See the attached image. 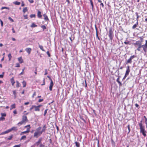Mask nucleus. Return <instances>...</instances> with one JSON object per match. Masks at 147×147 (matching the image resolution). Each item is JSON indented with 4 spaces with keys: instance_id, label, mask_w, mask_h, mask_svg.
<instances>
[{
    "instance_id": "1",
    "label": "nucleus",
    "mask_w": 147,
    "mask_h": 147,
    "mask_svg": "<svg viewBox=\"0 0 147 147\" xmlns=\"http://www.w3.org/2000/svg\"><path fill=\"white\" fill-rule=\"evenodd\" d=\"M41 129L42 127H39L36 129V131L34 134V137L37 138L41 135L42 134V132L41 131Z\"/></svg>"
},
{
    "instance_id": "2",
    "label": "nucleus",
    "mask_w": 147,
    "mask_h": 147,
    "mask_svg": "<svg viewBox=\"0 0 147 147\" xmlns=\"http://www.w3.org/2000/svg\"><path fill=\"white\" fill-rule=\"evenodd\" d=\"M28 114V113H26L25 115H24L22 116V121L18 123L17 124L18 125L24 124L28 121V120L26 115Z\"/></svg>"
},
{
    "instance_id": "3",
    "label": "nucleus",
    "mask_w": 147,
    "mask_h": 147,
    "mask_svg": "<svg viewBox=\"0 0 147 147\" xmlns=\"http://www.w3.org/2000/svg\"><path fill=\"white\" fill-rule=\"evenodd\" d=\"M139 126L140 129V132L144 136H146V131L145 130L144 127L142 126L141 123H139Z\"/></svg>"
},
{
    "instance_id": "4",
    "label": "nucleus",
    "mask_w": 147,
    "mask_h": 147,
    "mask_svg": "<svg viewBox=\"0 0 147 147\" xmlns=\"http://www.w3.org/2000/svg\"><path fill=\"white\" fill-rule=\"evenodd\" d=\"M27 127H29L27 128V130L26 131H23L21 132L20 134V135H22L24 134L28 133L30 132V125H26L24 127V128H26Z\"/></svg>"
},
{
    "instance_id": "5",
    "label": "nucleus",
    "mask_w": 147,
    "mask_h": 147,
    "mask_svg": "<svg viewBox=\"0 0 147 147\" xmlns=\"http://www.w3.org/2000/svg\"><path fill=\"white\" fill-rule=\"evenodd\" d=\"M109 36L110 38V39L111 40L113 38V32L112 30V28H109Z\"/></svg>"
},
{
    "instance_id": "6",
    "label": "nucleus",
    "mask_w": 147,
    "mask_h": 147,
    "mask_svg": "<svg viewBox=\"0 0 147 147\" xmlns=\"http://www.w3.org/2000/svg\"><path fill=\"white\" fill-rule=\"evenodd\" d=\"M147 40H146V43L145 45H142L141 47V49L142 50L146 52L147 49Z\"/></svg>"
},
{
    "instance_id": "7",
    "label": "nucleus",
    "mask_w": 147,
    "mask_h": 147,
    "mask_svg": "<svg viewBox=\"0 0 147 147\" xmlns=\"http://www.w3.org/2000/svg\"><path fill=\"white\" fill-rule=\"evenodd\" d=\"M134 45L138 47L137 49L138 50L140 51H142V50L141 49L142 45L140 42H136L134 44Z\"/></svg>"
},
{
    "instance_id": "8",
    "label": "nucleus",
    "mask_w": 147,
    "mask_h": 147,
    "mask_svg": "<svg viewBox=\"0 0 147 147\" xmlns=\"http://www.w3.org/2000/svg\"><path fill=\"white\" fill-rule=\"evenodd\" d=\"M136 56L135 55H133L131 56L129 59L127 61L126 63V64H128V63H131L132 62V60L133 59H134V57H136Z\"/></svg>"
},
{
    "instance_id": "9",
    "label": "nucleus",
    "mask_w": 147,
    "mask_h": 147,
    "mask_svg": "<svg viewBox=\"0 0 147 147\" xmlns=\"http://www.w3.org/2000/svg\"><path fill=\"white\" fill-rule=\"evenodd\" d=\"M41 12L39 10L37 12V16L38 17L40 18H41L42 17V16L41 14Z\"/></svg>"
},
{
    "instance_id": "10",
    "label": "nucleus",
    "mask_w": 147,
    "mask_h": 147,
    "mask_svg": "<svg viewBox=\"0 0 147 147\" xmlns=\"http://www.w3.org/2000/svg\"><path fill=\"white\" fill-rule=\"evenodd\" d=\"M44 20L46 21H49V19L46 14L45 13L43 15Z\"/></svg>"
},
{
    "instance_id": "11",
    "label": "nucleus",
    "mask_w": 147,
    "mask_h": 147,
    "mask_svg": "<svg viewBox=\"0 0 147 147\" xmlns=\"http://www.w3.org/2000/svg\"><path fill=\"white\" fill-rule=\"evenodd\" d=\"M31 49L30 48H26V51L29 54H30L31 51Z\"/></svg>"
},
{
    "instance_id": "12",
    "label": "nucleus",
    "mask_w": 147,
    "mask_h": 147,
    "mask_svg": "<svg viewBox=\"0 0 147 147\" xmlns=\"http://www.w3.org/2000/svg\"><path fill=\"white\" fill-rule=\"evenodd\" d=\"M42 140V138H40L38 140V141L37 142H36L34 144L35 145H37V146H38L39 144L41 142V141Z\"/></svg>"
},
{
    "instance_id": "13",
    "label": "nucleus",
    "mask_w": 147,
    "mask_h": 147,
    "mask_svg": "<svg viewBox=\"0 0 147 147\" xmlns=\"http://www.w3.org/2000/svg\"><path fill=\"white\" fill-rule=\"evenodd\" d=\"M130 72V69H129V67L128 66L127 67V69L126 71V73L125 74H126V75H128L129 74Z\"/></svg>"
},
{
    "instance_id": "14",
    "label": "nucleus",
    "mask_w": 147,
    "mask_h": 147,
    "mask_svg": "<svg viewBox=\"0 0 147 147\" xmlns=\"http://www.w3.org/2000/svg\"><path fill=\"white\" fill-rule=\"evenodd\" d=\"M18 59L20 63H22L24 62L23 60L21 57L18 58Z\"/></svg>"
},
{
    "instance_id": "15",
    "label": "nucleus",
    "mask_w": 147,
    "mask_h": 147,
    "mask_svg": "<svg viewBox=\"0 0 147 147\" xmlns=\"http://www.w3.org/2000/svg\"><path fill=\"white\" fill-rule=\"evenodd\" d=\"M16 108V104H13L11 105L10 110H12L13 109H15Z\"/></svg>"
},
{
    "instance_id": "16",
    "label": "nucleus",
    "mask_w": 147,
    "mask_h": 147,
    "mask_svg": "<svg viewBox=\"0 0 147 147\" xmlns=\"http://www.w3.org/2000/svg\"><path fill=\"white\" fill-rule=\"evenodd\" d=\"M34 110L35 111H39L40 109L37 106L34 105Z\"/></svg>"
},
{
    "instance_id": "17",
    "label": "nucleus",
    "mask_w": 147,
    "mask_h": 147,
    "mask_svg": "<svg viewBox=\"0 0 147 147\" xmlns=\"http://www.w3.org/2000/svg\"><path fill=\"white\" fill-rule=\"evenodd\" d=\"M38 45H39V47L40 48V49L42 51H45V50L43 48V47L39 45V43H38Z\"/></svg>"
},
{
    "instance_id": "18",
    "label": "nucleus",
    "mask_w": 147,
    "mask_h": 147,
    "mask_svg": "<svg viewBox=\"0 0 147 147\" xmlns=\"http://www.w3.org/2000/svg\"><path fill=\"white\" fill-rule=\"evenodd\" d=\"M119 77L117 79V82L119 83V85L120 86H121L122 85V84L121 82L119 81Z\"/></svg>"
},
{
    "instance_id": "19",
    "label": "nucleus",
    "mask_w": 147,
    "mask_h": 147,
    "mask_svg": "<svg viewBox=\"0 0 147 147\" xmlns=\"http://www.w3.org/2000/svg\"><path fill=\"white\" fill-rule=\"evenodd\" d=\"M11 131L12 130L17 131L18 130V129L17 127H12L10 129Z\"/></svg>"
},
{
    "instance_id": "20",
    "label": "nucleus",
    "mask_w": 147,
    "mask_h": 147,
    "mask_svg": "<svg viewBox=\"0 0 147 147\" xmlns=\"http://www.w3.org/2000/svg\"><path fill=\"white\" fill-rule=\"evenodd\" d=\"M138 24V21H137L136 24L134 25L133 26H132V28L133 29H135V28H136L137 27Z\"/></svg>"
},
{
    "instance_id": "21",
    "label": "nucleus",
    "mask_w": 147,
    "mask_h": 147,
    "mask_svg": "<svg viewBox=\"0 0 147 147\" xmlns=\"http://www.w3.org/2000/svg\"><path fill=\"white\" fill-rule=\"evenodd\" d=\"M37 26V25H36L34 23H33L31 25H30V27H35Z\"/></svg>"
},
{
    "instance_id": "22",
    "label": "nucleus",
    "mask_w": 147,
    "mask_h": 147,
    "mask_svg": "<svg viewBox=\"0 0 147 147\" xmlns=\"http://www.w3.org/2000/svg\"><path fill=\"white\" fill-rule=\"evenodd\" d=\"M22 83L23 85V87H25L26 84V82L25 81H23L22 82Z\"/></svg>"
},
{
    "instance_id": "23",
    "label": "nucleus",
    "mask_w": 147,
    "mask_h": 147,
    "mask_svg": "<svg viewBox=\"0 0 147 147\" xmlns=\"http://www.w3.org/2000/svg\"><path fill=\"white\" fill-rule=\"evenodd\" d=\"M13 3L15 5H19L20 4V2H18L17 1H16L14 2H13Z\"/></svg>"
},
{
    "instance_id": "24",
    "label": "nucleus",
    "mask_w": 147,
    "mask_h": 147,
    "mask_svg": "<svg viewBox=\"0 0 147 147\" xmlns=\"http://www.w3.org/2000/svg\"><path fill=\"white\" fill-rule=\"evenodd\" d=\"M8 57L9 58V61H10L11 60V58L12 57L10 53L8 55Z\"/></svg>"
},
{
    "instance_id": "25",
    "label": "nucleus",
    "mask_w": 147,
    "mask_h": 147,
    "mask_svg": "<svg viewBox=\"0 0 147 147\" xmlns=\"http://www.w3.org/2000/svg\"><path fill=\"white\" fill-rule=\"evenodd\" d=\"M26 136H23L21 138L20 140H25L26 139Z\"/></svg>"
},
{
    "instance_id": "26",
    "label": "nucleus",
    "mask_w": 147,
    "mask_h": 147,
    "mask_svg": "<svg viewBox=\"0 0 147 147\" xmlns=\"http://www.w3.org/2000/svg\"><path fill=\"white\" fill-rule=\"evenodd\" d=\"M75 143L76 144V146L77 147H80V144L79 143H78L77 142H75Z\"/></svg>"
},
{
    "instance_id": "27",
    "label": "nucleus",
    "mask_w": 147,
    "mask_h": 147,
    "mask_svg": "<svg viewBox=\"0 0 147 147\" xmlns=\"http://www.w3.org/2000/svg\"><path fill=\"white\" fill-rule=\"evenodd\" d=\"M27 11V7H26L23 8V11L24 13H25V12H26Z\"/></svg>"
},
{
    "instance_id": "28",
    "label": "nucleus",
    "mask_w": 147,
    "mask_h": 147,
    "mask_svg": "<svg viewBox=\"0 0 147 147\" xmlns=\"http://www.w3.org/2000/svg\"><path fill=\"white\" fill-rule=\"evenodd\" d=\"M16 87L18 88L20 86V83L18 81L16 82Z\"/></svg>"
},
{
    "instance_id": "29",
    "label": "nucleus",
    "mask_w": 147,
    "mask_h": 147,
    "mask_svg": "<svg viewBox=\"0 0 147 147\" xmlns=\"http://www.w3.org/2000/svg\"><path fill=\"white\" fill-rule=\"evenodd\" d=\"M13 94H14V96L15 97H16V90H13Z\"/></svg>"
},
{
    "instance_id": "30",
    "label": "nucleus",
    "mask_w": 147,
    "mask_h": 147,
    "mask_svg": "<svg viewBox=\"0 0 147 147\" xmlns=\"http://www.w3.org/2000/svg\"><path fill=\"white\" fill-rule=\"evenodd\" d=\"M35 16H36V15L35 14H31L30 16V17L31 18H35Z\"/></svg>"
},
{
    "instance_id": "31",
    "label": "nucleus",
    "mask_w": 147,
    "mask_h": 147,
    "mask_svg": "<svg viewBox=\"0 0 147 147\" xmlns=\"http://www.w3.org/2000/svg\"><path fill=\"white\" fill-rule=\"evenodd\" d=\"M11 83H12V85L13 86L14 85V84L15 83V82L14 81V80L13 78H12L11 79Z\"/></svg>"
},
{
    "instance_id": "32",
    "label": "nucleus",
    "mask_w": 147,
    "mask_h": 147,
    "mask_svg": "<svg viewBox=\"0 0 147 147\" xmlns=\"http://www.w3.org/2000/svg\"><path fill=\"white\" fill-rule=\"evenodd\" d=\"M42 28L43 29V30H44L45 29H46V28L45 26L43 25L41 26Z\"/></svg>"
},
{
    "instance_id": "33",
    "label": "nucleus",
    "mask_w": 147,
    "mask_h": 147,
    "mask_svg": "<svg viewBox=\"0 0 147 147\" xmlns=\"http://www.w3.org/2000/svg\"><path fill=\"white\" fill-rule=\"evenodd\" d=\"M4 119H5V118L3 117H2L1 116V117H0V121H3Z\"/></svg>"
},
{
    "instance_id": "34",
    "label": "nucleus",
    "mask_w": 147,
    "mask_h": 147,
    "mask_svg": "<svg viewBox=\"0 0 147 147\" xmlns=\"http://www.w3.org/2000/svg\"><path fill=\"white\" fill-rule=\"evenodd\" d=\"M34 107V105H32L29 109L30 111H31Z\"/></svg>"
},
{
    "instance_id": "35",
    "label": "nucleus",
    "mask_w": 147,
    "mask_h": 147,
    "mask_svg": "<svg viewBox=\"0 0 147 147\" xmlns=\"http://www.w3.org/2000/svg\"><path fill=\"white\" fill-rule=\"evenodd\" d=\"M45 126L43 127V128L42 129V130H41V131H42V133L43 132H44V131H45Z\"/></svg>"
},
{
    "instance_id": "36",
    "label": "nucleus",
    "mask_w": 147,
    "mask_h": 147,
    "mask_svg": "<svg viewBox=\"0 0 147 147\" xmlns=\"http://www.w3.org/2000/svg\"><path fill=\"white\" fill-rule=\"evenodd\" d=\"M1 116L3 117H5L6 116V114L5 113H1Z\"/></svg>"
},
{
    "instance_id": "37",
    "label": "nucleus",
    "mask_w": 147,
    "mask_h": 147,
    "mask_svg": "<svg viewBox=\"0 0 147 147\" xmlns=\"http://www.w3.org/2000/svg\"><path fill=\"white\" fill-rule=\"evenodd\" d=\"M4 72H3L2 74L0 75V78H2L3 77Z\"/></svg>"
},
{
    "instance_id": "38",
    "label": "nucleus",
    "mask_w": 147,
    "mask_h": 147,
    "mask_svg": "<svg viewBox=\"0 0 147 147\" xmlns=\"http://www.w3.org/2000/svg\"><path fill=\"white\" fill-rule=\"evenodd\" d=\"M12 137H13V135H11L9 137L7 138V139L8 140H11L12 138Z\"/></svg>"
},
{
    "instance_id": "39",
    "label": "nucleus",
    "mask_w": 147,
    "mask_h": 147,
    "mask_svg": "<svg viewBox=\"0 0 147 147\" xmlns=\"http://www.w3.org/2000/svg\"><path fill=\"white\" fill-rule=\"evenodd\" d=\"M48 110V109H46L45 111L44 112V116H45L46 115V113H47V111Z\"/></svg>"
},
{
    "instance_id": "40",
    "label": "nucleus",
    "mask_w": 147,
    "mask_h": 147,
    "mask_svg": "<svg viewBox=\"0 0 147 147\" xmlns=\"http://www.w3.org/2000/svg\"><path fill=\"white\" fill-rule=\"evenodd\" d=\"M9 9V7H2L1 8V9L2 10V9Z\"/></svg>"
},
{
    "instance_id": "41",
    "label": "nucleus",
    "mask_w": 147,
    "mask_h": 147,
    "mask_svg": "<svg viewBox=\"0 0 147 147\" xmlns=\"http://www.w3.org/2000/svg\"><path fill=\"white\" fill-rule=\"evenodd\" d=\"M53 81H51V82H50L49 86H53Z\"/></svg>"
},
{
    "instance_id": "42",
    "label": "nucleus",
    "mask_w": 147,
    "mask_h": 147,
    "mask_svg": "<svg viewBox=\"0 0 147 147\" xmlns=\"http://www.w3.org/2000/svg\"><path fill=\"white\" fill-rule=\"evenodd\" d=\"M25 69V68H24L23 69H22V72L20 74V75H22L24 74V69Z\"/></svg>"
},
{
    "instance_id": "43",
    "label": "nucleus",
    "mask_w": 147,
    "mask_h": 147,
    "mask_svg": "<svg viewBox=\"0 0 147 147\" xmlns=\"http://www.w3.org/2000/svg\"><path fill=\"white\" fill-rule=\"evenodd\" d=\"M11 131V129H8V130L5 131L6 132L5 133H6V134H7V133H8L9 132H10Z\"/></svg>"
},
{
    "instance_id": "44",
    "label": "nucleus",
    "mask_w": 147,
    "mask_h": 147,
    "mask_svg": "<svg viewBox=\"0 0 147 147\" xmlns=\"http://www.w3.org/2000/svg\"><path fill=\"white\" fill-rule=\"evenodd\" d=\"M124 43L126 44V45H127V44H130V43H129V42L128 41H125V42H124Z\"/></svg>"
},
{
    "instance_id": "45",
    "label": "nucleus",
    "mask_w": 147,
    "mask_h": 147,
    "mask_svg": "<svg viewBox=\"0 0 147 147\" xmlns=\"http://www.w3.org/2000/svg\"><path fill=\"white\" fill-rule=\"evenodd\" d=\"M0 21L1 22V26L2 27L3 25V22L2 21L1 19H0Z\"/></svg>"
},
{
    "instance_id": "46",
    "label": "nucleus",
    "mask_w": 147,
    "mask_h": 147,
    "mask_svg": "<svg viewBox=\"0 0 147 147\" xmlns=\"http://www.w3.org/2000/svg\"><path fill=\"white\" fill-rule=\"evenodd\" d=\"M20 108L21 109V111H22L24 109V107L23 106H21L20 107Z\"/></svg>"
},
{
    "instance_id": "47",
    "label": "nucleus",
    "mask_w": 147,
    "mask_h": 147,
    "mask_svg": "<svg viewBox=\"0 0 147 147\" xmlns=\"http://www.w3.org/2000/svg\"><path fill=\"white\" fill-rule=\"evenodd\" d=\"M16 67H20V65L18 63H16Z\"/></svg>"
},
{
    "instance_id": "48",
    "label": "nucleus",
    "mask_w": 147,
    "mask_h": 147,
    "mask_svg": "<svg viewBox=\"0 0 147 147\" xmlns=\"http://www.w3.org/2000/svg\"><path fill=\"white\" fill-rule=\"evenodd\" d=\"M8 19L9 20H10L12 22H13V19H12L10 17H9L8 18Z\"/></svg>"
},
{
    "instance_id": "49",
    "label": "nucleus",
    "mask_w": 147,
    "mask_h": 147,
    "mask_svg": "<svg viewBox=\"0 0 147 147\" xmlns=\"http://www.w3.org/2000/svg\"><path fill=\"white\" fill-rule=\"evenodd\" d=\"M127 128L129 130L128 133H129L130 131V125H128L127 126Z\"/></svg>"
},
{
    "instance_id": "50",
    "label": "nucleus",
    "mask_w": 147,
    "mask_h": 147,
    "mask_svg": "<svg viewBox=\"0 0 147 147\" xmlns=\"http://www.w3.org/2000/svg\"><path fill=\"white\" fill-rule=\"evenodd\" d=\"M13 113L15 115L17 113V111L16 110H15L13 111Z\"/></svg>"
},
{
    "instance_id": "51",
    "label": "nucleus",
    "mask_w": 147,
    "mask_h": 147,
    "mask_svg": "<svg viewBox=\"0 0 147 147\" xmlns=\"http://www.w3.org/2000/svg\"><path fill=\"white\" fill-rule=\"evenodd\" d=\"M47 54L48 55L49 57H50V53H49V51H47Z\"/></svg>"
},
{
    "instance_id": "52",
    "label": "nucleus",
    "mask_w": 147,
    "mask_h": 147,
    "mask_svg": "<svg viewBox=\"0 0 147 147\" xmlns=\"http://www.w3.org/2000/svg\"><path fill=\"white\" fill-rule=\"evenodd\" d=\"M36 92H35L34 93L32 96V97L33 98L34 96H36Z\"/></svg>"
},
{
    "instance_id": "53",
    "label": "nucleus",
    "mask_w": 147,
    "mask_h": 147,
    "mask_svg": "<svg viewBox=\"0 0 147 147\" xmlns=\"http://www.w3.org/2000/svg\"><path fill=\"white\" fill-rule=\"evenodd\" d=\"M29 2L31 3H32L34 2L33 0H28Z\"/></svg>"
},
{
    "instance_id": "54",
    "label": "nucleus",
    "mask_w": 147,
    "mask_h": 147,
    "mask_svg": "<svg viewBox=\"0 0 147 147\" xmlns=\"http://www.w3.org/2000/svg\"><path fill=\"white\" fill-rule=\"evenodd\" d=\"M45 75H46L47 74V69H46L45 70Z\"/></svg>"
},
{
    "instance_id": "55",
    "label": "nucleus",
    "mask_w": 147,
    "mask_h": 147,
    "mask_svg": "<svg viewBox=\"0 0 147 147\" xmlns=\"http://www.w3.org/2000/svg\"><path fill=\"white\" fill-rule=\"evenodd\" d=\"M24 16L25 19H27L28 18L27 15H24Z\"/></svg>"
},
{
    "instance_id": "56",
    "label": "nucleus",
    "mask_w": 147,
    "mask_h": 147,
    "mask_svg": "<svg viewBox=\"0 0 147 147\" xmlns=\"http://www.w3.org/2000/svg\"><path fill=\"white\" fill-rule=\"evenodd\" d=\"M45 146L44 145L42 144H41L40 145V147H44Z\"/></svg>"
},
{
    "instance_id": "57",
    "label": "nucleus",
    "mask_w": 147,
    "mask_h": 147,
    "mask_svg": "<svg viewBox=\"0 0 147 147\" xmlns=\"http://www.w3.org/2000/svg\"><path fill=\"white\" fill-rule=\"evenodd\" d=\"M5 131L3 132L2 133H1V134H0V135H3V134H6V133H5Z\"/></svg>"
},
{
    "instance_id": "58",
    "label": "nucleus",
    "mask_w": 147,
    "mask_h": 147,
    "mask_svg": "<svg viewBox=\"0 0 147 147\" xmlns=\"http://www.w3.org/2000/svg\"><path fill=\"white\" fill-rule=\"evenodd\" d=\"M43 101V99H39L38 100V102H41L42 101Z\"/></svg>"
},
{
    "instance_id": "59",
    "label": "nucleus",
    "mask_w": 147,
    "mask_h": 147,
    "mask_svg": "<svg viewBox=\"0 0 147 147\" xmlns=\"http://www.w3.org/2000/svg\"><path fill=\"white\" fill-rule=\"evenodd\" d=\"M91 6H92V9H93V8H94V6H93V3H91Z\"/></svg>"
},
{
    "instance_id": "60",
    "label": "nucleus",
    "mask_w": 147,
    "mask_h": 147,
    "mask_svg": "<svg viewBox=\"0 0 147 147\" xmlns=\"http://www.w3.org/2000/svg\"><path fill=\"white\" fill-rule=\"evenodd\" d=\"M52 87L53 86H49V88L50 90L51 91L52 90Z\"/></svg>"
},
{
    "instance_id": "61",
    "label": "nucleus",
    "mask_w": 147,
    "mask_h": 147,
    "mask_svg": "<svg viewBox=\"0 0 147 147\" xmlns=\"http://www.w3.org/2000/svg\"><path fill=\"white\" fill-rule=\"evenodd\" d=\"M100 5L102 6V7H104V5L103 4V3H101L100 4Z\"/></svg>"
},
{
    "instance_id": "62",
    "label": "nucleus",
    "mask_w": 147,
    "mask_h": 147,
    "mask_svg": "<svg viewBox=\"0 0 147 147\" xmlns=\"http://www.w3.org/2000/svg\"><path fill=\"white\" fill-rule=\"evenodd\" d=\"M29 103V102H25L24 103V105H27Z\"/></svg>"
},
{
    "instance_id": "63",
    "label": "nucleus",
    "mask_w": 147,
    "mask_h": 147,
    "mask_svg": "<svg viewBox=\"0 0 147 147\" xmlns=\"http://www.w3.org/2000/svg\"><path fill=\"white\" fill-rule=\"evenodd\" d=\"M127 75H126V74H125V75L124 76V77H123V80H124V79H125V78L127 76Z\"/></svg>"
},
{
    "instance_id": "64",
    "label": "nucleus",
    "mask_w": 147,
    "mask_h": 147,
    "mask_svg": "<svg viewBox=\"0 0 147 147\" xmlns=\"http://www.w3.org/2000/svg\"><path fill=\"white\" fill-rule=\"evenodd\" d=\"M12 31H13V33H15V31L14 30V29L13 28H12Z\"/></svg>"
}]
</instances>
